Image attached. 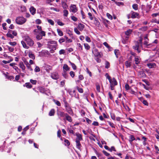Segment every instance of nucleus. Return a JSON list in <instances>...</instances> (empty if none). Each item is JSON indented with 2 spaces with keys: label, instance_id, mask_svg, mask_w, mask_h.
Returning <instances> with one entry per match:
<instances>
[{
  "label": "nucleus",
  "instance_id": "nucleus-64",
  "mask_svg": "<svg viewBox=\"0 0 159 159\" xmlns=\"http://www.w3.org/2000/svg\"><path fill=\"white\" fill-rule=\"evenodd\" d=\"M109 151L111 152L112 151H116V150L114 146H112L110 148Z\"/></svg>",
  "mask_w": 159,
  "mask_h": 159
},
{
  "label": "nucleus",
  "instance_id": "nucleus-31",
  "mask_svg": "<svg viewBox=\"0 0 159 159\" xmlns=\"http://www.w3.org/2000/svg\"><path fill=\"white\" fill-rule=\"evenodd\" d=\"M24 86H26L28 88H31L32 86L31 84L30 83H26L24 85Z\"/></svg>",
  "mask_w": 159,
  "mask_h": 159
},
{
  "label": "nucleus",
  "instance_id": "nucleus-16",
  "mask_svg": "<svg viewBox=\"0 0 159 159\" xmlns=\"http://www.w3.org/2000/svg\"><path fill=\"white\" fill-rule=\"evenodd\" d=\"M135 64L137 65V66H138L139 69L141 68V67L140 66H139L138 64L139 63L140 61V59L138 57H136L135 58Z\"/></svg>",
  "mask_w": 159,
  "mask_h": 159
},
{
  "label": "nucleus",
  "instance_id": "nucleus-51",
  "mask_svg": "<svg viewBox=\"0 0 159 159\" xmlns=\"http://www.w3.org/2000/svg\"><path fill=\"white\" fill-rule=\"evenodd\" d=\"M75 32L77 34L79 35L80 34V32L78 30V29L76 28H74Z\"/></svg>",
  "mask_w": 159,
  "mask_h": 159
},
{
  "label": "nucleus",
  "instance_id": "nucleus-7",
  "mask_svg": "<svg viewBox=\"0 0 159 159\" xmlns=\"http://www.w3.org/2000/svg\"><path fill=\"white\" fill-rule=\"evenodd\" d=\"M140 47L139 43L138 42H136L135 45L133 46V48L135 50L137 51L138 53H140L141 52V50L139 49V47Z\"/></svg>",
  "mask_w": 159,
  "mask_h": 159
},
{
  "label": "nucleus",
  "instance_id": "nucleus-58",
  "mask_svg": "<svg viewBox=\"0 0 159 159\" xmlns=\"http://www.w3.org/2000/svg\"><path fill=\"white\" fill-rule=\"evenodd\" d=\"M12 60H10L8 61H6L5 60H3L2 61V62L3 63H4L5 64H6L7 63H10L11 61H12Z\"/></svg>",
  "mask_w": 159,
  "mask_h": 159
},
{
  "label": "nucleus",
  "instance_id": "nucleus-30",
  "mask_svg": "<svg viewBox=\"0 0 159 159\" xmlns=\"http://www.w3.org/2000/svg\"><path fill=\"white\" fill-rule=\"evenodd\" d=\"M129 140L130 143H131L133 140L135 139L133 135H131L129 136Z\"/></svg>",
  "mask_w": 159,
  "mask_h": 159
},
{
  "label": "nucleus",
  "instance_id": "nucleus-23",
  "mask_svg": "<svg viewBox=\"0 0 159 159\" xmlns=\"http://www.w3.org/2000/svg\"><path fill=\"white\" fill-rule=\"evenodd\" d=\"M84 28V25L82 24H79L78 28L80 31H82Z\"/></svg>",
  "mask_w": 159,
  "mask_h": 159
},
{
  "label": "nucleus",
  "instance_id": "nucleus-2",
  "mask_svg": "<svg viewBox=\"0 0 159 159\" xmlns=\"http://www.w3.org/2000/svg\"><path fill=\"white\" fill-rule=\"evenodd\" d=\"M48 48L49 49H54L56 50L57 46V42L54 40H50L48 42Z\"/></svg>",
  "mask_w": 159,
  "mask_h": 159
},
{
  "label": "nucleus",
  "instance_id": "nucleus-6",
  "mask_svg": "<svg viewBox=\"0 0 159 159\" xmlns=\"http://www.w3.org/2000/svg\"><path fill=\"white\" fill-rule=\"evenodd\" d=\"M109 82L110 84L111 89V90L114 89V87L117 85V82L116 80H109Z\"/></svg>",
  "mask_w": 159,
  "mask_h": 159
},
{
  "label": "nucleus",
  "instance_id": "nucleus-60",
  "mask_svg": "<svg viewBox=\"0 0 159 159\" xmlns=\"http://www.w3.org/2000/svg\"><path fill=\"white\" fill-rule=\"evenodd\" d=\"M8 50L11 52H12L14 50V48L8 46L7 47Z\"/></svg>",
  "mask_w": 159,
  "mask_h": 159
},
{
  "label": "nucleus",
  "instance_id": "nucleus-4",
  "mask_svg": "<svg viewBox=\"0 0 159 159\" xmlns=\"http://www.w3.org/2000/svg\"><path fill=\"white\" fill-rule=\"evenodd\" d=\"M26 21V19L22 16L17 17L16 19V23L19 25H22Z\"/></svg>",
  "mask_w": 159,
  "mask_h": 159
},
{
  "label": "nucleus",
  "instance_id": "nucleus-61",
  "mask_svg": "<svg viewBox=\"0 0 159 159\" xmlns=\"http://www.w3.org/2000/svg\"><path fill=\"white\" fill-rule=\"evenodd\" d=\"M65 53V51L64 49H61L59 51V54L60 55L64 54Z\"/></svg>",
  "mask_w": 159,
  "mask_h": 159
},
{
  "label": "nucleus",
  "instance_id": "nucleus-8",
  "mask_svg": "<svg viewBox=\"0 0 159 159\" xmlns=\"http://www.w3.org/2000/svg\"><path fill=\"white\" fill-rule=\"evenodd\" d=\"M70 11L74 13H75L77 11V9L76 5L74 4H72L70 5Z\"/></svg>",
  "mask_w": 159,
  "mask_h": 159
},
{
  "label": "nucleus",
  "instance_id": "nucleus-34",
  "mask_svg": "<svg viewBox=\"0 0 159 159\" xmlns=\"http://www.w3.org/2000/svg\"><path fill=\"white\" fill-rule=\"evenodd\" d=\"M132 7L135 10H138V5L136 4H134L132 5Z\"/></svg>",
  "mask_w": 159,
  "mask_h": 159
},
{
  "label": "nucleus",
  "instance_id": "nucleus-20",
  "mask_svg": "<svg viewBox=\"0 0 159 159\" xmlns=\"http://www.w3.org/2000/svg\"><path fill=\"white\" fill-rule=\"evenodd\" d=\"M147 66L150 68H154L156 66V64L154 63H149L147 64Z\"/></svg>",
  "mask_w": 159,
  "mask_h": 159
},
{
  "label": "nucleus",
  "instance_id": "nucleus-22",
  "mask_svg": "<svg viewBox=\"0 0 159 159\" xmlns=\"http://www.w3.org/2000/svg\"><path fill=\"white\" fill-rule=\"evenodd\" d=\"M66 111L69 114L72 115L73 114V112L72 109L69 107L66 108Z\"/></svg>",
  "mask_w": 159,
  "mask_h": 159
},
{
  "label": "nucleus",
  "instance_id": "nucleus-32",
  "mask_svg": "<svg viewBox=\"0 0 159 159\" xmlns=\"http://www.w3.org/2000/svg\"><path fill=\"white\" fill-rule=\"evenodd\" d=\"M69 63L72 66V68L74 70H75L76 69V66L73 63L71 62L70 61H69Z\"/></svg>",
  "mask_w": 159,
  "mask_h": 159
},
{
  "label": "nucleus",
  "instance_id": "nucleus-28",
  "mask_svg": "<svg viewBox=\"0 0 159 159\" xmlns=\"http://www.w3.org/2000/svg\"><path fill=\"white\" fill-rule=\"evenodd\" d=\"M114 52L116 56V58H118L119 57V56L120 55L119 50H118L115 49L114 51Z\"/></svg>",
  "mask_w": 159,
  "mask_h": 159
},
{
  "label": "nucleus",
  "instance_id": "nucleus-44",
  "mask_svg": "<svg viewBox=\"0 0 159 159\" xmlns=\"http://www.w3.org/2000/svg\"><path fill=\"white\" fill-rule=\"evenodd\" d=\"M63 8L64 9H66L68 7V5L65 2H63L62 4Z\"/></svg>",
  "mask_w": 159,
  "mask_h": 159
},
{
  "label": "nucleus",
  "instance_id": "nucleus-18",
  "mask_svg": "<svg viewBox=\"0 0 159 159\" xmlns=\"http://www.w3.org/2000/svg\"><path fill=\"white\" fill-rule=\"evenodd\" d=\"M148 40H145L144 42V45H145V47L147 48H149L150 47H152V44H148Z\"/></svg>",
  "mask_w": 159,
  "mask_h": 159
},
{
  "label": "nucleus",
  "instance_id": "nucleus-39",
  "mask_svg": "<svg viewBox=\"0 0 159 159\" xmlns=\"http://www.w3.org/2000/svg\"><path fill=\"white\" fill-rule=\"evenodd\" d=\"M125 88L126 90L127 91L129 90L131 88L129 86V84H126L125 85Z\"/></svg>",
  "mask_w": 159,
  "mask_h": 159
},
{
  "label": "nucleus",
  "instance_id": "nucleus-12",
  "mask_svg": "<svg viewBox=\"0 0 159 159\" xmlns=\"http://www.w3.org/2000/svg\"><path fill=\"white\" fill-rule=\"evenodd\" d=\"M52 78L54 80H57L58 79V75L57 73H53L51 75Z\"/></svg>",
  "mask_w": 159,
  "mask_h": 159
},
{
  "label": "nucleus",
  "instance_id": "nucleus-24",
  "mask_svg": "<svg viewBox=\"0 0 159 159\" xmlns=\"http://www.w3.org/2000/svg\"><path fill=\"white\" fill-rule=\"evenodd\" d=\"M19 66L23 70H25V67L22 62L21 61L19 63Z\"/></svg>",
  "mask_w": 159,
  "mask_h": 159
},
{
  "label": "nucleus",
  "instance_id": "nucleus-11",
  "mask_svg": "<svg viewBox=\"0 0 159 159\" xmlns=\"http://www.w3.org/2000/svg\"><path fill=\"white\" fill-rule=\"evenodd\" d=\"M66 120L70 122H71L72 121V119L71 117L67 114H66V117L63 118V120L64 121H65Z\"/></svg>",
  "mask_w": 159,
  "mask_h": 159
},
{
  "label": "nucleus",
  "instance_id": "nucleus-62",
  "mask_svg": "<svg viewBox=\"0 0 159 159\" xmlns=\"http://www.w3.org/2000/svg\"><path fill=\"white\" fill-rule=\"evenodd\" d=\"M64 104H65V107L66 108L68 107H69L68 104L67 103V102L65 100H64Z\"/></svg>",
  "mask_w": 159,
  "mask_h": 159
},
{
  "label": "nucleus",
  "instance_id": "nucleus-1",
  "mask_svg": "<svg viewBox=\"0 0 159 159\" xmlns=\"http://www.w3.org/2000/svg\"><path fill=\"white\" fill-rule=\"evenodd\" d=\"M37 29L34 30V34L36 35V39L40 40L42 39L43 36H45V32L42 30L41 26L37 25Z\"/></svg>",
  "mask_w": 159,
  "mask_h": 159
},
{
  "label": "nucleus",
  "instance_id": "nucleus-14",
  "mask_svg": "<svg viewBox=\"0 0 159 159\" xmlns=\"http://www.w3.org/2000/svg\"><path fill=\"white\" fill-rule=\"evenodd\" d=\"M67 114V113H65L64 112L61 111H58L57 113V115L59 118L64 117H65L66 116V114Z\"/></svg>",
  "mask_w": 159,
  "mask_h": 159
},
{
  "label": "nucleus",
  "instance_id": "nucleus-54",
  "mask_svg": "<svg viewBox=\"0 0 159 159\" xmlns=\"http://www.w3.org/2000/svg\"><path fill=\"white\" fill-rule=\"evenodd\" d=\"M58 41L60 43H61L65 41V39L63 38H61Z\"/></svg>",
  "mask_w": 159,
  "mask_h": 159
},
{
  "label": "nucleus",
  "instance_id": "nucleus-29",
  "mask_svg": "<svg viewBox=\"0 0 159 159\" xmlns=\"http://www.w3.org/2000/svg\"><path fill=\"white\" fill-rule=\"evenodd\" d=\"M55 114V110L53 109H52L49 113V115L50 116H53Z\"/></svg>",
  "mask_w": 159,
  "mask_h": 159
},
{
  "label": "nucleus",
  "instance_id": "nucleus-3",
  "mask_svg": "<svg viewBox=\"0 0 159 159\" xmlns=\"http://www.w3.org/2000/svg\"><path fill=\"white\" fill-rule=\"evenodd\" d=\"M24 39L27 44L30 46L32 47L34 44V42L28 35H26L24 37Z\"/></svg>",
  "mask_w": 159,
  "mask_h": 159
},
{
  "label": "nucleus",
  "instance_id": "nucleus-9",
  "mask_svg": "<svg viewBox=\"0 0 159 159\" xmlns=\"http://www.w3.org/2000/svg\"><path fill=\"white\" fill-rule=\"evenodd\" d=\"M75 135L76 136V138L75 139L76 141H80L82 140L83 138L82 135L81 134L79 133H76Z\"/></svg>",
  "mask_w": 159,
  "mask_h": 159
},
{
  "label": "nucleus",
  "instance_id": "nucleus-33",
  "mask_svg": "<svg viewBox=\"0 0 159 159\" xmlns=\"http://www.w3.org/2000/svg\"><path fill=\"white\" fill-rule=\"evenodd\" d=\"M57 31L58 33V34L60 36H62L63 35V32L59 29H57Z\"/></svg>",
  "mask_w": 159,
  "mask_h": 159
},
{
  "label": "nucleus",
  "instance_id": "nucleus-56",
  "mask_svg": "<svg viewBox=\"0 0 159 159\" xmlns=\"http://www.w3.org/2000/svg\"><path fill=\"white\" fill-rule=\"evenodd\" d=\"M9 44H10L12 46H15L16 44V42H9Z\"/></svg>",
  "mask_w": 159,
  "mask_h": 159
},
{
  "label": "nucleus",
  "instance_id": "nucleus-59",
  "mask_svg": "<svg viewBox=\"0 0 159 159\" xmlns=\"http://www.w3.org/2000/svg\"><path fill=\"white\" fill-rule=\"evenodd\" d=\"M107 16L109 19L110 20H112V16L110 14L108 13H107Z\"/></svg>",
  "mask_w": 159,
  "mask_h": 159
},
{
  "label": "nucleus",
  "instance_id": "nucleus-43",
  "mask_svg": "<svg viewBox=\"0 0 159 159\" xmlns=\"http://www.w3.org/2000/svg\"><path fill=\"white\" fill-rule=\"evenodd\" d=\"M142 40L143 39L142 38H141L139 39V45H140V47H143V43H142Z\"/></svg>",
  "mask_w": 159,
  "mask_h": 159
},
{
  "label": "nucleus",
  "instance_id": "nucleus-52",
  "mask_svg": "<svg viewBox=\"0 0 159 159\" xmlns=\"http://www.w3.org/2000/svg\"><path fill=\"white\" fill-rule=\"evenodd\" d=\"M148 27L147 26L143 27L140 29V30L143 31H145L148 29Z\"/></svg>",
  "mask_w": 159,
  "mask_h": 159
},
{
  "label": "nucleus",
  "instance_id": "nucleus-55",
  "mask_svg": "<svg viewBox=\"0 0 159 159\" xmlns=\"http://www.w3.org/2000/svg\"><path fill=\"white\" fill-rule=\"evenodd\" d=\"M88 15L89 16V18L91 20H93V17L92 16V14L90 12H89L88 13Z\"/></svg>",
  "mask_w": 159,
  "mask_h": 159
},
{
  "label": "nucleus",
  "instance_id": "nucleus-37",
  "mask_svg": "<svg viewBox=\"0 0 159 159\" xmlns=\"http://www.w3.org/2000/svg\"><path fill=\"white\" fill-rule=\"evenodd\" d=\"M47 20L48 22L51 25H54V23L52 20L50 19H48Z\"/></svg>",
  "mask_w": 159,
  "mask_h": 159
},
{
  "label": "nucleus",
  "instance_id": "nucleus-36",
  "mask_svg": "<svg viewBox=\"0 0 159 159\" xmlns=\"http://www.w3.org/2000/svg\"><path fill=\"white\" fill-rule=\"evenodd\" d=\"M63 16L66 17H67L68 14V11L66 10H65L63 11Z\"/></svg>",
  "mask_w": 159,
  "mask_h": 159
},
{
  "label": "nucleus",
  "instance_id": "nucleus-25",
  "mask_svg": "<svg viewBox=\"0 0 159 159\" xmlns=\"http://www.w3.org/2000/svg\"><path fill=\"white\" fill-rule=\"evenodd\" d=\"M21 43L24 48L25 49H28L29 48V46H28L26 44V43L23 41H21Z\"/></svg>",
  "mask_w": 159,
  "mask_h": 159
},
{
  "label": "nucleus",
  "instance_id": "nucleus-45",
  "mask_svg": "<svg viewBox=\"0 0 159 159\" xmlns=\"http://www.w3.org/2000/svg\"><path fill=\"white\" fill-rule=\"evenodd\" d=\"M103 44L109 50H110V49L111 48L106 42L103 43Z\"/></svg>",
  "mask_w": 159,
  "mask_h": 159
},
{
  "label": "nucleus",
  "instance_id": "nucleus-63",
  "mask_svg": "<svg viewBox=\"0 0 159 159\" xmlns=\"http://www.w3.org/2000/svg\"><path fill=\"white\" fill-rule=\"evenodd\" d=\"M63 76L65 78L67 79V75L66 72V71H64L62 74Z\"/></svg>",
  "mask_w": 159,
  "mask_h": 159
},
{
  "label": "nucleus",
  "instance_id": "nucleus-47",
  "mask_svg": "<svg viewBox=\"0 0 159 159\" xmlns=\"http://www.w3.org/2000/svg\"><path fill=\"white\" fill-rule=\"evenodd\" d=\"M76 88L77 89L78 91L79 92L81 93H82L83 92V90L82 88H80L78 86L76 87Z\"/></svg>",
  "mask_w": 159,
  "mask_h": 159
},
{
  "label": "nucleus",
  "instance_id": "nucleus-27",
  "mask_svg": "<svg viewBox=\"0 0 159 159\" xmlns=\"http://www.w3.org/2000/svg\"><path fill=\"white\" fill-rule=\"evenodd\" d=\"M76 148L79 149H80L81 145L80 141H76Z\"/></svg>",
  "mask_w": 159,
  "mask_h": 159
},
{
  "label": "nucleus",
  "instance_id": "nucleus-48",
  "mask_svg": "<svg viewBox=\"0 0 159 159\" xmlns=\"http://www.w3.org/2000/svg\"><path fill=\"white\" fill-rule=\"evenodd\" d=\"M46 0V3L47 4H49L50 5H52V2H53L54 0Z\"/></svg>",
  "mask_w": 159,
  "mask_h": 159
},
{
  "label": "nucleus",
  "instance_id": "nucleus-41",
  "mask_svg": "<svg viewBox=\"0 0 159 159\" xmlns=\"http://www.w3.org/2000/svg\"><path fill=\"white\" fill-rule=\"evenodd\" d=\"M105 65V68L108 69L110 67V63L108 61H106Z\"/></svg>",
  "mask_w": 159,
  "mask_h": 159
},
{
  "label": "nucleus",
  "instance_id": "nucleus-40",
  "mask_svg": "<svg viewBox=\"0 0 159 159\" xmlns=\"http://www.w3.org/2000/svg\"><path fill=\"white\" fill-rule=\"evenodd\" d=\"M84 46L85 48L87 50H89L90 48V46L87 43H84Z\"/></svg>",
  "mask_w": 159,
  "mask_h": 159
},
{
  "label": "nucleus",
  "instance_id": "nucleus-42",
  "mask_svg": "<svg viewBox=\"0 0 159 159\" xmlns=\"http://www.w3.org/2000/svg\"><path fill=\"white\" fill-rule=\"evenodd\" d=\"M53 102L55 103L58 106H61V103L59 101L57 100H53Z\"/></svg>",
  "mask_w": 159,
  "mask_h": 159
},
{
  "label": "nucleus",
  "instance_id": "nucleus-13",
  "mask_svg": "<svg viewBox=\"0 0 159 159\" xmlns=\"http://www.w3.org/2000/svg\"><path fill=\"white\" fill-rule=\"evenodd\" d=\"M131 16L132 18H139V14L137 12H135L133 11L131 12Z\"/></svg>",
  "mask_w": 159,
  "mask_h": 159
},
{
  "label": "nucleus",
  "instance_id": "nucleus-50",
  "mask_svg": "<svg viewBox=\"0 0 159 159\" xmlns=\"http://www.w3.org/2000/svg\"><path fill=\"white\" fill-rule=\"evenodd\" d=\"M7 36L9 38H10L11 39H13L14 38V36L12 34H11L10 33H7Z\"/></svg>",
  "mask_w": 159,
  "mask_h": 159
},
{
  "label": "nucleus",
  "instance_id": "nucleus-53",
  "mask_svg": "<svg viewBox=\"0 0 159 159\" xmlns=\"http://www.w3.org/2000/svg\"><path fill=\"white\" fill-rule=\"evenodd\" d=\"M77 45L79 47V49H80V51H82L83 50L82 46L81 45L80 43H77Z\"/></svg>",
  "mask_w": 159,
  "mask_h": 159
},
{
  "label": "nucleus",
  "instance_id": "nucleus-19",
  "mask_svg": "<svg viewBox=\"0 0 159 159\" xmlns=\"http://www.w3.org/2000/svg\"><path fill=\"white\" fill-rule=\"evenodd\" d=\"M63 70L64 71H66L69 70L70 68L66 64H65L63 67Z\"/></svg>",
  "mask_w": 159,
  "mask_h": 159
},
{
  "label": "nucleus",
  "instance_id": "nucleus-35",
  "mask_svg": "<svg viewBox=\"0 0 159 159\" xmlns=\"http://www.w3.org/2000/svg\"><path fill=\"white\" fill-rule=\"evenodd\" d=\"M29 56L30 58H32L33 59H34L35 58V57L34 55L31 52L29 53Z\"/></svg>",
  "mask_w": 159,
  "mask_h": 159
},
{
  "label": "nucleus",
  "instance_id": "nucleus-5",
  "mask_svg": "<svg viewBox=\"0 0 159 159\" xmlns=\"http://www.w3.org/2000/svg\"><path fill=\"white\" fill-rule=\"evenodd\" d=\"M39 55L40 57H43L49 56L50 53L49 51L47 50H42L41 52H39Z\"/></svg>",
  "mask_w": 159,
  "mask_h": 159
},
{
  "label": "nucleus",
  "instance_id": "nucleus-57",
  "mask_svg": "<svg viewBox=\"0 0 159 159\" xmlns=\"http://www.w3.org/2000/svg\"><path fill=\"white\" fill-rule=\"evenodd\" d=\"M115 3L116 5L118 6H120L121 5H124V3L122 2H115Z\"/></svg>",
  "mask_w": 159,
  "mask_h": 159
},
{
  "label": "nucleus",
  "instance_id": "nucleus-15",
  "mask_svg": "<svg viewBox=\"0 0 159 159\" xmlns=\"http://www.w3.org/2000/svg\"><path fill=\"white\" fill-rule=\"evenodd\" d=\"M138 74V76L140 77H144L145 76V74L144 71L142 70L140 71L139 70Z\"/></svg>",
  "mask_w": 159,
  "mask_h": 159
},
{
  "label": "nucleus",
  "instance_id": "nucleus-38",
  "mask_svg": "<svg viewBox=\"0 0 159 159\" xmlns=\"http://www.w3.org/2000/svg\"><path fill=\"white\" fill-rule=\"evenodd\" d=\"M96 90H97V91L98 92H100V85L98 83H97L96 84Z\"/></svg>",
  "mask_w": 159,
  "mask_h": 159
},
{
  "label": "nucleus",
  "instance_id": "nucleus-10",
  "mask_svg": "<svg viewBox=\"0 0 159 159\" xmlns=\"http://www.w3.org/2000/svg\"><path fill=\"white\" fill-rule=\"evenodd\" d=\"M132 32V30L131 29H129L125 32V34L126 36L125 37V40H127L129 38V36L130 35Z\"/></svg>",
  "mask_w": 159,
  "mask_h": 159
},
{
  "label": "nucleus",
  "instance_id": "nucleus-46",
  "mask_svg": "<svg viewBox=\"0 0 159 159\" xmlns=\"http://www.w3.org/2000/svg\"><path fill=\"white\" fill-rule=\"evenodd\" d=\"M64 142H65V145L66 146H69L70 145V143L68 140L65 139L64 140Z\"/></svg>",
  "mask_w": 159,
  "mask_h": 159
},
{
  "label": "nucleus",
  "instance_id": "nucleus-49",
  "mask_svg": "<svg viewBox=\"0 0 159 159\" xmlns=\"http://www.w3.org/2000/svg\"><path fill=\"white\" fill-rule=\"evenodd\" d=\"M34 71L36 72H39L40 71V69L38 66H36L34 70Z\"/></svg>",
  "mask_w": 159,
  "mask_h": 159
},
{
  "label": "nucleus",
  "instance_id": "nucleus-21",
  "mask_svg": "<svg viewBox=\"0 0 159 159\" xmlns=\"http://www.w3.org/2000/svg\"><path fill=\"white\" fill-rule=\"evenodd\" d=\"M45 69L47 72H49L52 70V67L49 65H46L45 66Z\"/></svg>",
  "mask_w": 159,
  "mask_h": 159
},
{
  "label": "nucleus",
  "instance_id": "nucleus-26",
  "mask_svg": "<svg viewBox=\"0 0 159 159\" xmlns=\"http://www.w3.org/2000/svg\"><path fill=\"white\" fill-rule=\"evenodd\" d=\"M125 64L126 68L130 67L131 66V62L129 61H126L125 62Z\"/></svg>",
  "mask_w": 159,
  "mask_h": 159
},
{
  "label": "nucleus",
  "instance_id": "nucleus-17",
  "mask_svg": "<svg viewBox=\"0 0 159 159\" xmlns=\"http://www.w3.org/2000/svg\"><path fill=\"white\" fill-rule=\"evenodd\" d=\"M36 9L33 6H31L30 8V11L32 15H34L36 13Z\"/></svg>",
  "mask_w": 159,
  "mask_h": 159
}]
</instances>
